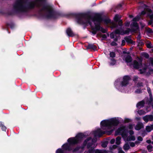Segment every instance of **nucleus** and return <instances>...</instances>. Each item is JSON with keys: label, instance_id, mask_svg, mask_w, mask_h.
Listing matches in <instances>:
<instances>
[{"label": "nucleus", "instance_id": "3", "mask_svg": "<svg viewBox=\"0 0 153 153\" xmlns=\"http://www.w3.org/2000/svg\"><path fill=\"white\" fill-rule=\"evenodd\" d=\"M121 118L114 117L102 120L100 123L101 128H98L91 133L94 137H100L106 134H111L115 129V126H117L121 121Z\"/></svg>", "mask_w": 153, "mask_h": 153}, {"label": "nucleus", "instance_id": "21", "mask_svg": "<svg viewBox=\"0 0 153 153\" xmlns=\"http://www.w3.org/2000/svg\"><path fill=\"white\" fill-rule=\"evenodd\" d=\"M121 137H117L116 139V143L117 145H119L121 143Z\"/></svg>", "mask_w": 153, "mask_h": 153}, {"label": "nucleus", "instance_id": "51", "mask_svg": "<svg viewBox=\"0 0 153 153\" xmlns=\"http://www.w3.org/2000/svg\"><path fill=\"white\" fill-rule=\"evenodd\" d=\"M129 17L130 18H132L133 17V16L132 15H130Z\"/></svg>", "mask_w": 153, "mask_h": 153}, {"label": "nucleus", "instance_id": "10", "mask_svg": "<svg viewBox=\"0 0 153 153\" xmlns=\"http://www.w3.org/2000/svg\"><path fill=\"white\" fill-rule=\"evenodd\" d=\"M146 13L150 17L152 21L153 20V13H152V10L149 8H146V10L142 11L140 14V15H144Z\"/></svg>", "mask_w": 153, "mask_h": 153}, {"label": "nucleus", "instance_id": "57", "mask_svg": "<svg viewBox=\"0 0 153 153\" xmlns=\"http://www.w3.org/2000/svg\"><path fill=\"white\" fill-rule=\"evenodd\" d=\"M152 114H153V112Z\"/></svg>", "mask_w": 153, "mask_h": 153}, {"label": "nucleus", "instance_id": "52", "mask_svg": "<svg viewBox=\"0 0 153 153\" xmlns=\"http://www.w3.org/2000/svg\"><path fill=\"white\" fill-rule=\"evenodd\" d=\"M153 73V70H151L150 71V73Z\"/></svg>", "mask_w": 153, "mask_h": 153}, {"label": "nucleus", "instance_id": "48", "mask_svg": "<svg viewBox=\"0 0 153 153\" xmlns=\"http://www.w3.org/2000/svg\"><path fill=\"white\" fill-rule=\"evenodd\" d=\"M125 40H123L122 41V44H121L123 46L125 45Z\"/></svg>", "mask_w": 153, "mask_h": 153}, {"label": "nucleus", "instance_id": "31", "mask_svg": "<svg viewBox=\"0 0 153 153\" xmlns=\"http://www.w3.org/2000/svg\"><path fill=\"white\" fill-rule=\"evenodd\" d=\"M110 57L111 58H114L115 56V54L114 52H110Z\"/></svg>", "mask_w": 153, "mask_h": 153}, {"label": "nucleus", "instance_id": "27", "mask_svg": "<svg viewBox=\"0 0 153 153\" xmlns=\"http://www.w3.org/2000/svg\"><path fill=\"white\" fill-rule=\"evenodd\" d=\"M0 125L2 130L3 131H5L6 129V127L4 125V124L2 122H0Z\"/></svg>", "mask_w": 153, "mask_h": 153}, {"label": "nucleus", "instance_id": "33", "mask_svg": "<svg viewBox=\"0 0 153 153\" xmlns=\"http://www.w3.org/2000/svg\"><path fill=\"white\" fill-rule=\"evenodd\" d=\"M97 36H100L102 37V38H104V39L106 38L107 37L106 35L103 34L102 33H100L99 34H97Z\"/></svg>", "mask_w": 153, "mask_h": 153}, {"label": "nucleus", "instance_id": "49", "mask_svg": "<svg viewBox=\"0 0 153 153\" xmlns=\"http://www.w3.org/2000/svg\"><path fill=\"white\" fill-rule=\"evenodd\" d=\"M137 85L138 87H140L143 85V84L142 83H139Z\"/></svg>", "mask_w": 153, "mask_h": 153}, {"label": "nucleus", "instance_id": "9", "mask_svg": "<svg viewBox=\"0 0 153 153\" xmlns=\"http://www.w3.org/2000/svg\"><path fill=\"white\" fill-rule=\"evenodd\" d=\"M134 132L133 131L131 130L129 131V134H126L125 135H123V139L125 142L130 141H134L135 140V138L133 135Z\"/></svg>", "mask_w": 153, "mask_h": 153}, {"label": "nucleus", "instance_id": "56", "mask_svg": "<svg viewBox=\"0 0 153 153\" xmlns=\"http://www.w3.org/2000/svg\"><path fill=\"white\" fill-rule=\"evenodd\" d=\"M152 144H153V141L152 142Z\"/></svg>", "mask_w": 153, "mask_h": 153}, {"label": "nucleus", "instance_id": "2", "mask_svg": "<svg viewBox=\"0 0 153 153\" xmlns=\"http://www.w3.org/2000/svg\"><path fill=\"white\" fill-rule=\"evenodd\" d=\"M106 24H110L111 28H114L117 26V25L113 22H111L109 19L102 20L100 16H97L94 17H92L84 14H80L79 18L77 19L79 23L85 24L87 25L89 24L93 30L92 33L93 34H96L98 30H100L103 33L106 32V30L100 26V23L102 21Z\"/></svg>", "mask_w": 153, "mask_h": 153}, {"label": "nucleus", "instance_id": "20", "mask_svg": "<svg viewBox=\"0 0 153 153\" xmlns=\"http://www.w3.org/2000/svg\"><path fill=\"white\" fill-rule=\"evenodd\" d=\"M149 111H148L146 109V111H145L143 110H140L138 111V113L140 115H141L144 114L146 113L147 112H148Z\"/></svg>", "mask_w": 153, "mask_h": 153}, {"label": "nucleus", "instance_id": "46", "mask_svg": "<svg viewBox=\"0 0 153 153\" xmlns=\"http://www.w3.org/2000/svg\"><path fill=\"white\" fill-rule=\"evenodd\" d=\"M129 25H130V22H126L125 24V26H127V27L128 26H129Z\"/></svg>", "mask_w": 153, "mask_h": 153}, {"label": "nucleus", "instance_id": "24", "mask_svg": "<svg viewBox=\"0 0 153 153\" xmlns=\"http://www.w3.org/2000/svg\"><path fill=\"white\" fill-rule=\"evenodd\" d=\"M121 17V16H120L118 15H116L114 17V21L116 22H117L120 20V19Z\"/></svg>", "mask_w": 153, "mask_h": 153}, {"label": "nucleus", "instance_id": "1", "mask_svg": "<svg viewBox=\"0 0 153 153\" xmlns=\"http://www.w3.org/2000/svg\"><path fill=\"white\" fill-rule=\"evenodd\" d=\"M36 7L40 13L48 18L54 17V15L52 6L46 2V0H17L13 5L15 11L25 12Z\"/></svg>", "mask_w": 153, "mask_h": 153}, {"label": "nucleus", "instance_id": "22", "mask_svg": "<svg viewBox=\"0 0 153 153\" xmlns=\"http://www.w3.org/2000/svg\"><path fill=\"white\" fill-rule=\"evenodd\" d=\"M130 148V146L128 143H126L123 146V149L125 150H127Z\"/></svg>", "mask_w": 153, "mask_h": 153}, {"label": "nucleus", "instance_id": "54", "mask_svg": "<svg viewBox=\"0 0 153 153\" xmlns=\"http://www.w3.org/2000/svg\"><path fill=\"white\" fill-rule=\"evenodd\" d=\"M144 7H146V5L145 4H144Z\"/></svg>", "mask_w": 153, "mask_h": 153}, {"label": "nucleus", "instance_id": "13", "mask_svg": "<svg viewBox=\"0 0 153 153\" xmlns=\"http://www.w3.org/2000/svg\"><path fill=\"white\" fill-rule=\"evenodd\" d=\"M143 120L147 123L149 121H153V116L152 115H146L143 117Z\"/></svg>", "mask_w": 153, "mask_h": 153}, {"label": "nucleus", "instance_id": "8", "mask_svg": "<svg viewBox=\"0 0 153 153\" xmlns=\"http://www.w3.org/2000/svg\"><path fill=\"white\" fill-rule=\"evenodd\" d=\"M133 66L135 68H140L139 71L141 74L145 73L147 68L146 66H144L143 67L140 60H139L138 62L136 60L134 61L133 62Z\"/></svg>", "mask_w": 153, "mask_h": 153}, {"label": "nucleus", "instance_id": "26", "mask_svg": "<svg viewBox=\"0 0 153 153\" xmlns=\"http://www.w3.org/2000/svg\"><path fill=\"white\" fill-rule=\"evenodd\" d=\"M147 32L149 35L153 36V31L151 29L149 28H148Z\"/></svg>", "mask_w": 153, "mask_h": 153}, {"label": "nucleus", "instance_id": "34", "mask_svg": "<svg viewBox=\"0 0 153 153\" xmlns=\"http://www.w3.org/2000/svg\"><path fill=\"white\" fill-rule=\"evenodd\" d=\"M142 56L146 58H148L149 57V55L148 53H142Z\"/></svg>", "mask_w": 153, "mask_h": 153}, {"label": "nucleus", "instance_id": "18", "mask_svg": "<svg viewBox=\"0 0 153 153\" xmlns=\"http://www.w3.org/2000/svg\"><path fill=\"white\" fill-rule=\"evenodd\" d=\"M147 90L148 92V93L149 94V98H150V102H152V96L151 94V89L150 88L148 87L147 88Z\"/></svg>", "mask_w": 153, "mask_h": 153}, {"label": "nucleus", "instance_id": "47", "mask_svg": "<svg viewBox=\"0 0 153 153\" xmlns=\"http://www.w3.org/2000/svg\"><path fill=\"white\" fill-rule=\"evenodd\" d=\"M111 45L112 46H115L117 45V44L115 42H113L111 43Z\"/></svg>", "mask_w": 153, "mask_h": 153}, {"label": "nucleus", "instance_id": "16", "mask_svg": "<svg viewBox=\"0 0 153 153\" xmlns=\"http://www.w3.org/2000/svg\"><path fill=\"white\" fill-rule=\"evenodd\" d=\"M87 48L95 51L97 50V47L93 44H89L87 47Z\"/></svg>", "mask_w": 153, "mask_h": 153}, {"label": "nucleus", "instance_id": "37", "mask_svg": "<svg viewBox=\"0 0 153 153\" xmlns=\"http://www.w3.org/2000/svg\"><path fill=\"white\" fill-rule=\"evenodd\" d=\"M147 46L148 48H150L152 47V45L151 43H149L147 44Z\"/></svg>", "mask_w": 153, "mask_h": 153}, {"label": "nucleus", "instance_id": "23", "mask_svg": "<svg viewBox=\"0 0 153 153\" xmlns=\"http://www.w3.org/2000/svg\"><path fill=\"white\" fill-rule=\"evenodd\" d=\"M111 62H110V65L113 66L115 65L116 63V60L113 58L110 59Z\"/></svg>", "mask_w": 153, "mask_h": 153}, {"label": "nucleus", "instance_id": "38", "mask_svg": "<svg viewBox=\"0 0 153 153\" xmlns=\"http://www.w3.org/2000/svg\"><path fill=\"white\" fill-rule=\"evenodd\" d=\"M131 120L128 118H125L124 120V122L125 123H128Z\"/></svg>", "mask_w": 153, "mask_h": 153}, {"label": "nucleus", "instance_id": "6", "mask_svg": "<svg viewBox=\"0 0 153 153\" xmlns=\"http://www.w3.org/2000/svg\"><path fill=\"white\" fill-rule=\"evenodd\" d=\"M140 17L139 16H137L133 19V22L131 24V29L127 28L126 30H124L122 28L119 29H116L114 32L112 33L110 35L111 38H114L115 41H117L119 38V35H123L125 34H128L131 31H134L138 29L137 23L136 22L138 21Z\"/></svg>", "mask_w": 153, "mask_h": 153}, {"label": "nucleus", "instance_id": "50", "mask_svg": "<svg viewBox=\"0 0 153 153\" xmlns=\"http://www.w3.org/2000/svg\"><path fill=\"white\" fill-rule=\"evenodd\" d=\"M146 142L148 143H151V141L150 140H147Z\"/></svg>", "mask_w": 153, "mask_h": 153}, {"label": "nucleus", "instance_id": "42", "mask_svg": "<svg viewBox=\"0 0 153 153\" xmlns=\"http://www.w3.org/2000/svg\"><path fill=\"white\" fill-rule=\"evenodd\" d=\"M137 140L138 141H141L143 140V138L140 136H139L137 137Z\"/></svg>", "mask_w": 153, "mask_h": 153}, {"label": "nucleus", "instance_id": "5", "mask_svg": "<svg viewBox=\"0 0 153 153\" xmlns=\"http://www.w3.org/2000/svg\"><path fill=\"white\" fill-rule=\"evenodd\" d=\"M85 137V135L83 133H79L77 134L75 137L69 138L68 140V143H65L62 146V149H59L56 151V153H65V151H70L71 150L72 145H74L80 143L84 138Z\"/></svg>", "mask_w": 153, "mask_h": 153}, {"label": "nucleus", "instance_id": "28", "mask_svg": "<svg viewBox=\"0 0 153 153\" xmlns=\"http://www.w3.org/2000/svg\"><path fill=\"white\" fill-rule=\"evenodd\" d=\"M138 143V141H136L135 143L133 142H131L129 143L130 146L131 147H133L135 146V144H137Z\"/></svg>", "mask_w": 153, "mask_h": 153}, {"label": "nucleus", "instance_id": "14", "mask_svg": "<svg viewBox=\"0 0 153 153\" xmlns=\"http://www.w3.org/2000/svg\"><path fill=\"white\" fill-rule=\"evenodd\" d=\"M143 127V125L142 123H139L135 126V128L137 130H138Z\"/></svg>", "mask_w": 153, "mask_h": 153}, {"label": "nucleus", "instance_id": "45", "mask_svg": "<svg viewBox=\"0 0 153 153\" xmlns=\"http://www.w3.org/2000/svg\"><path fill=\"white\" fill-rule=\"evenodd\" d=\"M119 153H125V152L122 150V148H120L119 150Z\"/></svg>", "mask_w": 153, "mask_h": 153}, {"label": "nucleus", "instance_id": "53", "mask_svg": "<svg viewBox=\"0 0 153 153\" xmlns=\"http://www.w3.org/2000/svg\"><path fill=\"white\" fill-rule=\"evenodd\" d=\"M137 120H139L140 119V118H137Z\"/></svg>", "mask_w": 153, "mask_h": 153}, {"label": "nucleus", "instance_id": "32", "mask_svg": "<svg viewBox=\"0 0 153 153\" xmlns=\"http://www.w3.org/2000/svg\"><path fill=\"white\" fill-rule=\"evenodd\" d=\"M108 143L107 142H104L102 144V146L103 148H105L107 147Z\"/></svg>", "mask_w": 153, "mask_h": 153}, {"label": "nucleus", "instance_id": "55", "mask_svg": "<svg viewBox=\"0 0 153 153\" xmlns=\"http://www.w3.org/2000/svg\"><path fill=\"white\" fill-rule=\"evenodd\" d=\"M143 135V136H145V135Z\"/></svg>", "mask_w": 153, "mask_h": 153}, {"label": "nucleus", "instance_id": "44", "mask_svg": "<svg viewBox=\"0 0 153 153\" xmlns=\"http://www.w3.org/2000/svg\"><path fill=\"white\" fill-rule=\"evenodd\" d=\"M115 139H112L110 141V143L111 144H113L115 142Z\"/></svg>", "mask_w": 153, "mask_h": 153}, {"label": "nucleus", "instance_id": "25", "mask_svg": "<svg viewBox=\"0 0 153 153\" xmlns=\"http://www.w3.org/2000/svg\"><path fill=\"white\" fill-rule=\"evenodd\" d=\"M124 39L126 42L128 43H132V40L129 37H125Z\"/></svg>", "mask_w": 153, "mask_h": 153}, {"label": "nucleus", "instance_id": "35", "mask_svg": "<svg viewBox=\"0 0 153 153\" xmlns=\"http://www.w3.org/2000/svg\"><path fill=\"white\" fill-rule=\"evenodd\" d=\"M149 62L150 63L151 65L153 66V58H150L149 59Z\"/></svg>", "mask_w": 153, "mask_h": 153}, {"label": "nucleus", "instance_id": "29", "mask_svg": "<svg viewBox=\"0 0 153 153\" xmlns=\"http://www.w3.org/2000/svg\"><path fill=\"white\" fill-rule=\"evenodd\" d=\"M146 103H147L148 105H149V107H150L151 105H152V108H153V101H152V102H150V99L149 100H148Z\"/></svg>", "mask_w": 153, "mask_h": 153}, {"label": "nucleus", "instance_id": "4", "mask_svg": "<svg viewBox=\"0 0 153 153\" xmlns=\"http://www.w3.org/2000/svg\"><path fill=\"white\" fill-rule=\"evenodd\" d=\"M97 145L96 140L92 139L91 137H88L84 140L81 146L76 147L73 150V152L82 153L86 146L88 151H85L84 153H108L107 151L105 150L94 149Z\"/></svg>", "mask_w": 153, "mask_h": 153}, {"label": "nucleus", "instance_id": "39", "mask_svg": "<svg viewBox=\"0 0 153 153\" xmlns=\"http://www.w3.org/2000/svg\"><path fill=\"white\" fill-rule=\"evenodd\" d=\"M142 92V91L140 90V89H137L135 91V92L136 93L139 94Z\"/></svg>", "mask_w": 153, "mask_h": 153}, {"label": "nucleus", "instance_id": "43", "mask_svg": "<svg viewBox=\"0 0 153 153\" xmlns=\"http://www.w3.org/2000/svg\"><path fill=\"white\" fill-rule=\"evenodd\" d=\"M138 77L137 76H134L133 78V80L134 81H136L138 79Z\"/></svg>", "mask_w": 153, "mask_h": 153}, {"label": "nucleus", "instance_id": "41", "mask_svg": "<svg viewBox=\"0 0 153 153\" xmlns=\"http://www.w3.org/2000/svg\"><path fill=\"white\" fill-rule=\"evenodd\" d=\"M134 126L132 124H130L128 126V128L130 129H132L133 128Z\"/></svg>", "mask_w": 153, "mask_h": 153}, {"label": "nucleus", "instance_id": "36", "mask_svg": "<svg viewBox=\"0 0 153 153\" xmlns=\"http://www.w3.org/2000/svg\"><path fill=\"white\" fill-rule=\"evenodd\" d=\"M118 23V25H119L120 26L122 27L123 25L122 24V20H120L119 21H118L117 22Z\"/></svg>", "mask_w": 153, "mask_h": 153}, {"label": "nucleus", "instance_id": "11", "mask_svg": "<svg viewBox=\"0 0 153 153\" xmlns=\"http://www.w3.org/2000/svg\"><path fill=\"white\" fill-rule=\"evenodd\" d=\"M126 134L125 130L123 128H118L115 132V135H121L123 138V135H125Z\"/></svg>", "mask_w": 153, "mask_h": 153}, {"label": "nucleus", "instance_id": "40", "mask_svg": "<svg viewBox=\"0 0 153 153\" xmlns=\"http://www.w3.org/2000/svg\"><path fill=\"white\" fill-rule=\"evenodd\" d=\"M117 146L116 145H114L112 147H110V149L111 150H113V149H115L117 148Z\"/></svg>", "mask_w": 153, "mask_h": 153}, {"label": "nucleus", "instance_id": "7", "mask_svg": "<svg viewBox=\"0 0 153 153\" xmlns=\"http://www.w3.org/2000/svg\"><path fill=\"white\" fill-rule=\"evenodd\" d=\"M130 79L131 78L129 76H124L122 79H117L114 82V86L117 89L122 92L128 93L130 89L127 86L129 84V81Z\"/></svg>", "mask_w": 153, "mask_h": 153}, {"label": "nucleus", "instance_id": "12", "mask_svg": "<svg viewBox=\"0 0 153 153\" xmlns=\"http://www.w3.org/2000/svg\"><path fill=\"white\" fill-rule=\"evenodd\" d=\"M122 58L123 60H125L127 62H130L131 61L132 59L130 56L128 54L125 53L122 56Z\"/></svg>", "mask_w": 153, "mask_h": 153}, {"label": "nucleus", "instance_id": "19", "mask_svg": "<svg viewBox=\"0 0 153 153\" xmlns=\"http://www.w3.org/2000/svg\"><path fill=\"white\" fill-rule=\"evenodd\" d=\"M153 129V124L151 125L150 126H147L146 127V131L149 132Z\"/></svg>", "mask_w": 153, "mask_h": 153}, {"label": "nucleus", "instance_id": "15", "mask_svg": "<svg viewBox=\"0 0 153 153\" xmlns=\"http://www.w3.org/2000/svg\"><path fill=\"white\" fill-rule=\"evenodd\" d=\"M145 104V100H142L138 102L137 105V108H140L143 107Z\"/></svg>", "mask_w": 153, "mask_h": 153}, {"label": "nucleus", "instance_id": "17", "mask_svg": "<svg viewBox=\"0 0 153 153\" xmlns=\"http://www.w3.org/2000/svg\"><path fill=\"white\" fill-rule=\"evenodd\" d=\"M66 33L69 36H72L73 35V33L70 28H68L66 31Z\"/></svg>", "mask_w": 153, "mask_h": 153}, {"label": "nucleus", "instance_id": "30", "mask_svg": "<svg viewBox=\"0 0 153 153\" xmlns=\"http://www.w3.org/2000/svg\"><path fill=\"white\" fill-rule=\"evenodd\" d=\"M147 148L148 151L151 152L152 150V145H149L147 146Z\"/></svg>", "mask_w": 153, "mask_h": 153}]
</instances>
